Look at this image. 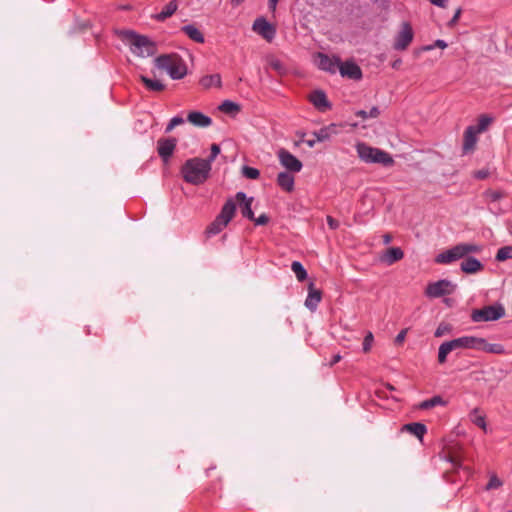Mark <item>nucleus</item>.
Instances as JSON below:
<instances>
[{
	"label": "nucleus",
	"mask_w": 512,
	"mask_h": 512,
	"mask_svg": "<svg viewBox=\"0 0 512 512\" xmlns=\"http://www.w3.org/2000/svg\"><path fill=\"white\" fill-rule=\"evenodd\" d=\"M277 185L286 192H292L295 186L294 176L289 172H280L276 179Z\"/></svg>",
	"instance_id": "5701e85b"
},
{
	"label": "nucleus",
	"mask_w": 512,
	"mask_h": 512,
	"mask_svg": "<svg viewBox=\"0 0 512 512\" xmlns=\"http://www.w3.org/2000/svg\"><path fill=\"white\" fill-rule=\"evenodd\" d=\"M338 71L340 72L342 77H346L351 80L362 79L361 68L352 60H347L345 62H342L340 60Z\"/></svg>",
	"instance_id": "dca6fc26"
},
{
	"label": "nucleus",
	"mask_w": 512,
	"mask_h": 512,
	"mask_svg": "<svg viewBox=\"0 0 512 512\" xmlns=\"http://www.w3.org/2000/svg\"><path fill=\"white\" fill-rule=\"evenodd\" d=\"M291 270L294 272L297 280L303 282L307 278V271L299 261H293L291 264Z\"/></svg>",
	"instance_id": "f704fd0d"
},
{
	"label": "nucleus",
	"mask_w": 512,
	"mask_h": 512,
	"mask_svg": "<svg viewBox=\"0 0 512 512\" xmlns=\"http://www.w3.org/2000/svg\"><path fill=\"white\" fill-rule=\"evenodd\" d=\"M479 247L473 244H458L444 252L439 253L435 262L438 264H450L456 260L466 257L469 253L478 252Z\"/></svg>",
	"instance_id": "39448f33"
},
{
	"label": "nucleus",
	"mask_w": 512,
	"mask_h": 512,
	"mask_svg": "<svg viewBox=\"0 0 512 512\" xmlns=\"http://www.w3.org/2000/svg\"><path fill=\"white\" fill-rule=\"evenodd\" d=\"M187 121L196 127L206 128L212 124V119L200 111H192L188 113Z\"/></svg>",
	"instance_id": "4be33fe9"
},
{
	"label": "nucleus",
	"mask_w": 512,
	"mask_h": 512,
	"mask_svg": "<svg viewBox=\"0 0 512 512\" xmlns=\"http://www.w3.org/2000/svg\"><path fill=\"white\" fill-rule=\"evenodd\" d=\"M493 122V117L482 114L478 118V124L474 125V130H476L478 133H482L486 131L489 127V125Z\"/></svg>",
	"instance_id": "72a5a7b5"
},
{
	"label": "nucleus",
	"mask_w": 512,
	"mask_h": 512,
	"mask_svg": "<svg viewBox=\"0 0 512 512\" xmlns=\"http://www.w3.org/2000/svg\"><path fill=\"white\" fill-rule=\"evenodd\" d=\"M342 359V356L340 354H335L333 355V357L331 358L330 362H329V365L330 366H333L335 365L336 363H338L340 360Z\"/></svg>",
	"instance_id": "5fc2aeb1"
},
{
	"label": "nucleus",
	"mask_w": 512,
	"mask_h": 512,
	"mask_svg": "<svg viewBox=\"0 0 512 512\" xmlns=\"http://www.w3.org/2000/svg\"><path fill=\"white\" fill-rule=\"evenodd\" d=\"M443 335V332L441 330V327H438L435 331V336L436 337H441Z\"/></svg>",
	"instance_id": "69168bd1"
},
{
	"label": "nucleus",
	"mask_w": 512,
	"mask_h": 512,
	"mask_svg": "<svg viewBox=\"0 0 512 512\" xmlns=\"http://www.w3.org/2000/svg\"><path fill=\"white\" fill-rule=\"evenodd\" d=\"M226 226L227 224L216 216L214 221L210 223L206 228L205 233L208 237L215 236L219 234Z\"/></svg>",
	"instance_id": "2f4dec72"
},
{
	"label": "nucleus",
	"mask_w": 512,
	"mask_h": 512,
	"mask_svg": "<svg viewBox=\"0 0 512 512\" xmlns=\"http://www.w3.org/2000/svg\"><path fill=\"white\" fill-rule=\"evenodd\" d=\"M471 345L470 349H476L479 351H484L487 353L493 354H503L505 352V348L502 344L498 343H488L484 338H478L470 336Z\"/></svg>",
	"instance_id": "2eb2a0df"
},
{
	"label": "nucleus",
	"mask_w": 512,
	"mask_h": 512,
	"mask_svg": "<svg viewBox=\"0 0 512 512\" xmlns=\"http://www.w3.org/2000/svg\"><path fill=\"white\" fill-rule=\"evenodd\" d=\"M309 100L320 111H325L331 108V103L328 101L325 92L322 90H314L310 94Z\"/></svg>",
	"instance_id": "aec40b11"
},
{
	"label": "nucleus",
	"mask_w": 512,
	"mask_h": 512,
	"mask_svg": "<svg viewBox=\"0 0 512 512\" xmlns=\"http://www.w3.org/2000/svg\"><path fill=\"white\" fill-rule=\"evenodd\" d=\"M327 224L330 229L336 230L339 227V222L334 219L332 216H327Z\"/></svg>",
	"instance_id": "8fccbe9b"
},
{
	"label": "nucleus",
	"mask_w": 512,
	"mask_h": 512,
	"mask_svg": "<svg viewBox=\"0 0 512 512\" xmlns=\"http://www.w3.org/2000/svg\"><path fill=\"white\" fill-rule=\"evenodd\" d=\"M178 8V2L177 0H171L169 3H167L161 10V12L157 13L154 16V19L158 22H163L170 16H172Z\"/></svg>",
	"instance_id": "393cba45"
},
{
	"label": "nucleus",
	"mask_w": 512,
	"mask_h": 512,
	"mask_svg": "<svg viewBox=\"0 0 512 512\" xmlns=\"http://www.w3.org/2000/svg\"><path fill=\"white\" fill-rule=\"evenodd\" d=\"M380 114V110L377 106H373L368 112L365 110H358L355 112L357 117H361L362 119L368 118H377Z\"/></svg>",
	"instance_id": "58836bf2"
},
{
	"label": "nucleus",
	"mask_w": 512,
	"mask_h": 512,
	"mask_svg": "<svg viewBox=\"0 0 512 512\" xmlns=\"http://www.w3.org/2000/svg\"><path fill=\"white\" fill-rule=\"evenodd\" d=\"M401 64H402V60H401L400 58H398V59L394 60V61L391 63V67H392L393 69H396V70H397V69H399V67L401 66Z\"/></svg>",
	"instance_id": "052dcab7"
},
{
	"label": "nucleus",
	"mask_w": 512,
	"mask_h": 512,
	"mask_svg": "<svg viewBox=\"0 0 512 512\" xmlns=\"http://www.w3.org/2000/svg\"><path fill=\"white\" fill-rule=\"evenodd\" d=\"M447 46H448V44L444 40L437 39L433 44L423 46L421 48V50L422 51H431V50L435 49L436 47L440 48V49H445Z\"/></svg>",
	"instance_id": "37998d69"
},
{
	"label": "nucleus",
	"mask_w": 512,
	"mask_h": 512,
	"mask_svg": "<svg viewBox=\"0 0 512 512\" xmlns=\"http://www.w3.org/2000/svg\"><path fill=\"white\" fill-rule=\"evenodd\" d=\"M414 38V32L409 22H403L400 30L395 35L393 49L396 51H404L408 48Z\"/></svg>",
	"instance_id": "9d476101"
},
{
	"label": "nucleus",
	"mask_w": 512,
	"mask_h": 512,
	"mask_svg": "<svg viewBox=\"0 0 512 512\" xmlns=\"http://www.w3.org/2000/svg\"><path fill=\"white\" fill-rule=\"evenodd\" d=\"M373 341H374V336H373L372 332H370V331L367 332V334L364 337L363 344H362L363 352L367 353L370 351Z\"/></svg>",
	"instance_id": "c03bdc74"
},
{
	"label": "nucleus",
	"mask_w": 512,
	"mask_h": 512,
	"mask_svg": "<svg viewBox=\"0 0 512 512\" xmlns=\"http://www.w3.org/2000/svg\"><path fill=\"white\" fill-rule=\"evenodd\" d=\"M236 208L237 204L234 199L229 198L222 206L221 211L217 217L228 225L235 215Z\"/></svg>",
	"instance_id": "412c9836"
},
{
	"label": "nucleus",
	"mask_w": 512,
	"mask_h": 512,
	"mask_svg": "<svg viewBox=\"0 0 512 512\" xmlns=\"http://www.w3.org/2000/svg\"><path fill=\"white\" fill-rule=\"evenodd\" d=\"M505 315V309L501 304L488 305L481 309H474L471 313L473 322L497 321Z\"/></svg>",
	"instance_id": "423d86ee"
},
{
	"label": "nucleus",
	"mask_w": 512,
	"mask_h": 512,
	"mask_svg": "<svg viewBox=\"0 0 512 512\" xmlns=\"http://www.w3.org/2000/svg\"><path fill=\"white\" fill-rule=\"evenodd\" d=\"M456 289V285L447 279H441L431 282L425 289V295L429 298H439L452 294Z\"/></svg>",
	"instance_id": "1a4fd4ad"
},
{
	"label": "nucleus",
	"mask_w": 512,
	"mask_h": 512,
	"mask_svg": "<svg viewBox=\"0 0 512 512\" xmlns=\"http://www.w3.org/2000/svg\"><path fill=\"white\" fill-rule=\"evenodd\" d=\"M235 200L239 204V208H240L242 216L249 220L254 219V212L252 210V203H253L254 198L247 197L246 193L239 191L235 195Z\"/></svg>",
	"instance_id": "a211bd4d"
},
{
	"label": "nucleus",
	"mask_w": 512,
	"mask_h": 512,
	"mask_svg": "<svg viewBox=\"0 0 512 512\" xmlns=\"http://www.w3.org/2000/svg\"><path fill=\"white\" fill-rule=\"evenodd\" d=\"M200 84L206 89L211 87H221V76L218 73L205 75L200 79Z\"/></svg>",
	"instance_id": "7c9ffc66"
},
{
	"label": "nucleus",
	"mask_w": 512,
	"mask_h": 512,
	"mask_svg": "<svg viewBox=\"0 0 512 512\" xmlns=\"http://www.w3.org/2000/svg\"><path fill=\"white\" fill-rule=\"evenodd\" d=\"M483 264L475 257H466L461 263V270L467 274H473L480 271Z\"/></svg>",
	"instance_id": "b1692460"
},
{
	"label": "nucleus",
	"mask_w": 512,
	"mask_h": 512,
	"mask_svg": "<svg viewBox=\"0 0 512 512\" xmlns=\"http://www.w3.org/2000/svg\"><path fill=\"white\" fill-rule=\"evenodd\" d=\"M336 133V124H330L313 132V136L318 142H324L330 139L332 134Z\"/></svg>",
	"instance_id": "c756f323"
},
{
	"label": "nucleus",
	"mask_w": 512,
	"mask_h": 512,
	"mask_svg": "<svg viewBox=\"0 0 512 512\" xmlns=\"http://www.w3.org/2000/svg\"><path fill=\"white\" fill-rule=\"evenodd\" d=\"M470 336L459 337L450 341L443 342L438 350V362L443 364L447 360V355L456 349H470Z\"/></svg>",
	"instance_id": "6e6552de"
},
{
	"label": "nucleus",
	"mask_w": 512,
	"mask_h": 512,
	"mask_svg": "<svg viewBox=\"0 0 512 512\" xmlns=\"http://www.w3.org/2000/svg\"><path fill=\"white\" fill-rule=\"evenodd\" d=\"M505 196H506V194L502 190H491L490 189L485 192V197L491 202L499 201L500 199L504 198Z\"/></svg>",
	"instance_id": "a19ab883"
},
{
	"label": "nucleus",
	"mask_w": 512,
	"mask_h": 512,
	"mask_svg": "<svg viewBox=\"0 0 512 512\" xmlns=\"http://www.w3.org/2000/svg\"><path fill=\"white\" fill-rule=\"evenodd\" d=\"M322 300V291L315 288L314 283L310 282L308 285V295L305 299V307L311 311L315 312L318 308L319 303Z\"/></svg>",
	"instance_id": "6ab92c4d"
},
{
	"label": "nucleus",
	"mask_w": 512,
	"mask_h": 512,
	"mask_svg": "<svg viewBox=\"0 0 512 512\" xmlns=\"http://www.w3.org/2000/svg\"><path fill=\"white\" fill-rule=\"evenodd\" d=\"M470 336L459 337L450 341L443 342L438 350V362L443 364L447 360V355L456 349H470Z\"/></svg>",
	"instance_id": "0eeeda50"
},
{
	"label": "nucleus",
	"mask_w": 512,
	"mask_h": 512,
	"mask_svg": "<svg viewBox=\"0 0 512 512\" xmlns=\"http://www.w3.org/2000/svg\"><path fill=\"white\" fill-rule=\"evenodd\" d=\"M177 146V139L173 137L160 138L157 141V153L164 164H168Z\"/></svg>",
	"instance_id": "9b49d317"
},
{
	"label": "nucleus",
	"mask_w": 512,
	"mask_h": 512,
	"mask_svg": "<svg viewBox=\"0 0 512 512\" xmlns=\"http://www.w3.org/2000/svg\"><path fill=\"white\" fill-rule=\"evenodd\" d=\"M271 66H272L274 69H276V70H280V69H281V67H282V64H281V62H280V61L275 60V61H272V62H271Z\"/></svg>",
	"instance_id": "680f3d73"
},
{
	"label": "nucleus",
	"mask_w": 512,
	"mask_h": 512,
	"mask_svg": "<svg viewBox=\"0 0 512 512\" xmlns=\"http://www.w3.org/2000/svg\"><path fill=\"white\" fill-rule=\"evenodd\" d=\"M512 512V511H511Z\"/></svg>",
	"instance_id": "774afa93"
},
{
	"label": "nucleus",
	"mask_w": 512,
	"mask_h": 512,
	"mask_svg": "<svg viewBox=\"0 0 512 512\" xmlns=\"http://www.w3.org/2000/svg\"><path fill=\"white\" fill-rule=\"evenodd\" d=\"M478 132L474 130V125L468 126L463 134L462 154L467 155L474 152L478 142Z\"/></svg>",
	"instance_id": "f3484780"
},
{
	"label": "nucleus",
	"mask_w": 512,
	"mask_h": 512,
	"mask_svg": "<svg viewBox=\"0 0 512 512\" xmlns=\"http://www.w3.org/2000/svg\"><path fill=\"white\" fill-rule=\"evenodd\" d=\"M219 153H220L219 145L218 144H212L210 156L207 159H205V160L209 161V164L211 165V163L215 160V158L218 156Z\"/></svg>",
	"instance_id": "49530a36"
},
{
	"label": "nucleus",
	"mask_w": 512,
	"mask_h": 512,
	"mask_svg": "<svg viewBox=\"0 0 512 512\" xmlns=\"http://www.w3.org/2000/svg\"><path fill=\"white\" fill-rule=\"evenodd\" d=\"M251 221H253L257 226L266 225L269 222V217L266 214H261L258 217L254 216V219Z\"/></svg>",
	"instance_id": "de8ad7c7"
},
{
	"label": "nucleus",
	"mask_w": 512,
	"mask_h": 512,
	"mask_svg": "<svg viewBox=\"0 0 512 512\" xmlns=\"http://www.w3.org/2000/svg\"><path fill=\"white\" fill-rule=\"evenodd\" d=\"M124 39L130 42L131 52L139 57H149L155 52V45L146 36L139 35L132 30H125L121 32Z\"/></svg>",
	"instance_id": "20e7f679"
},
{
	"label": "nucleus",
	"mask_w": 512,
	"mask_h": 512,
	"mask_svg": "<svg viewBox=\"0 0 512 512\" xmlns=\"http://www.w3.org/2000/svg\"><path fill=\"white\" fill-rule=\"evenodd\" d=\"M402 430L407 431V432L413 434L414 436H416L419 440H422L424 435L427 432V427L423 423L412 422V423L405 424L402 427Z\"/></svg>",
	"instance_id": "a878e982"
},
{
	"label": "nucleus",
	"mask_w": 512,
	"mask_h": 512,
	"mask_svg": "<svg viewBox=\"0 0 512 512\" xmlns=\"http://www.w3.org/2000/svg\"><path fill=\"white\" fill-rule=\"evenodd\" d=\"M242 174L247 179L255 180L259 178L260 171L257 168L245 165L242 167Z\"/></svg>",
	"instance_id": "ea45409f"
},
{
	"label": "nucleus",
	"mask_w": 512,
	"mask_h": 512,
	"mask_svg": "<svg viewBox=\"0 0 512 512\" xmlns=\"http://www.w3.org/2000/svg\"><path fill=\"white\" fill-rule=\"evenodd\" d=\"M470 421L475 424L477 427L482 429L485 433L488 432V426L486 423V417L483 414H480L479 408H474L471 410L469 414Z\"/></svg>",
	"instance_id": "c85d7f7f"
},
{
	"label": "nucleus",
	"mask_w": 512,
	"mask_h": 512,
	"mask_svg": "<svg viewBox=\"0 0 512 512\" xmlns=\"http://www.w3.org/2000/svg\"><path fill=\"white\" fill-rule=\"evenodd\" d=\"M438 405H442V406L445 405V401L443 400V398L441 396L437 395V396H433L430 399L424 400L423 402L420 403L419 407L423 410H427V409L433 408Z\"/></svg>",
	"instance_id": "e433bc0d"
},
{
	"label": "nucleus",
	"mask_w": 512,
	"mask_h": 512,
	"mask_svg": "<svg viewBox=\"0 0 512 512\" xmlns=\"http://www.w3.org/2000/svg\"><path fill=\"white\" fill-rule=\"evenodd\" d=\"M431 4L444 8L446 6L447 0H429Z\"/></svg>",
	"instance_id": "864d4df0"
},
{
	"label": "nucleus",
	"mask_w": 512,
	"mask_h": 512,
	"mask_svg": "<svg viewBox=\"0 0 512 512\" xmlns=\"http://www.w3.org/2000/svg\"><path fill=\"white\" fill-rule=\"evenodd\" d=\"M219 110L222 111L223 113L233 114V113H237L240 111V105L231 100H224L220 104Z\"/></svg>",
	"instance_id": "c9c22d12"
},
{
	"label": "nucleus",
	"mask_w": 512,
	"mask_h": 512,
	"mask_svg": "<svg viewBox=\"0 0 512 512\" xmlns=\"http://www.w3.org/2000/svg\"><path fill=\"white\" fill-rule=\"evenodd\" d=\"M181 31L196 43L202 44L205 41L203 33L193 24L184 25Z\"/></svg>",
	"instance_id": "cd10ccee"
},
{
	"label": "nucleus",
	"mask_w": 512,
	"mask_h": 512,
	"mask_svg": "<svg viewBox=\"0 0 512 512\" xmlns=\"http://www.w3.org/2000/svg\"><path fill=\"white\" fill-rule=\"evenodd\" d=\"M461 12H462V9L461 8H458L456 11H455V14L453 15V17L450 19V21L448 22V26L449 27H453L456 25V23L458 22L459 18H460V15H461Z\"/></svg>",
	"instance_id": "09e8293b"
},
{
	"label": "nucleus",
	"mask_w": 512,
	"mask_h": 512,
	"mask_svg": "<svg viewBox=\"0 0 512 512\" xmlns=\"http://www.w3.org/2000/svg\"><path fill=\"white\" fill-rule=\"evenodd\" d=\"M277 156L280 164L283 167H285L289 172L297 173L301 171L303 167L302 162L288 150L281 148L277 152Z\"/></svg>",
	"instance_id": "ddd939ff"
},
{
	"label": "nucleus",
	"mask_w": 512,
	"mask_h": 512,
	"mask_svg": "<svg viewBox=\"0 0 512 512\" xmlns=\"http://www.w3.org/2000/svg\"><path fill=\"white\" fill-rule=\"evenodd\" d=\"M403 257L404 252L400 247H391L385 252L382 257V261L387 265H392L393 263L400 261Z\"/></svg>",
	"instance_id": "bb28decb"
},
{
	"label": "nucleus",
	"mask_w": 512,
	"mask_h": 512,
	"mask_svg": "<svg viewBox=\"0 0 512 512\" xmlns=\"http://www.w3.org/2000/svg\"><path fill=\"white\" fill-rule=\"evenodd\" d=\"M495 259L499 262L512 259V246H504L498 249Z\"/></svg>",
	"instance_id": "4c0bfd02"
},
{
	"label": "nucleus",
	"mask_w": 512,
	"mask_h": 512,
	"mask_svg": "<svg viewBox=\"0 0 512 512\" xmlns=\"http://www.w3.org/2000/svg\"><path fill=\"white\" fill-rule=\"evenodd\" d=\"M488 176H489V171L484 170V169L478 170L474 173V177L479 180L486 179Z\"/></svg>",
	"instance_id": "3c124183"
},
{
	"label": "nucleus",
	"mask_w": 512,
	"mask_h": 512,
	"mask_svg": "<svg viewBox=\"0 0 512 512\" xmlns=\"http://www.w3.org/2000/svg\"><path fill=\"white\" fill-rule=\"evenodd\" d=\"M355 148L358 157L365 163H378L385 167L394 164L392 156L379 148L371 147L364 142H358Z\"/></svg>",
	"instance_id": "7ed1b4c3"
},
{
	"label": "nucleus",
	"mask_w": 512,
	"mask_h": 512,
	"mask_svg": "<svg viewBox=\"0 0 512 512\" xmlns=\"http://www.w3.org/2000/svg\"><path fill=\"white\" fill-rule=\"evenodd\" d=\"M140 80L145 85V87L150 91L159 92L164 90L165 88L164 84L159 80L151 79L144 75H140Z\"/></svg>",
	"instance_id": "473e14b6"
},
{
	"label": "nucleus",
	"mask_w": 512,
	"mask_h": 512,
	"mask_svg": "<svg viewBox=\"0 0 512 512\" xmlns=\"http://www.w3.org/2000/svg\"><path fill=\"white\" fill-rule=\"evenodd\" d=\"M316 143H318V141H316V138H315V137H314V139H309V140H307V141H306V144H307L310 148L314 147Z\"/></svg>",
	"instance_id": "e2e57ef3"
},
{
	"label": "nucleus",
	"mask_w": 512,
	"mask_h": 512,
	"mask_svg": "<svg viewBox=\"0 0 512 512\" xmlns=\"http://www.w3.org/2000/svg\"><path fill=\"white\" fill-rule=\"evenodd\" d=\"M155 65L165 70L173 80H180L187 74L185 61L177 54H163L155 58Z\"/></svg>",
	"instance_id": "f03ea898"
},
{
	"label": "nucleus",
	"mask_w": 512,
	"mask_h": 512,
	"mask_svg": "<svg viewBox=\"0 0 512 512\" xmlns=\"http://www.w3.org/2000/svg\"><path fill=\"white\" fill-rule=\"evenodd\" d=\"M277 3H278V0H269L268 1V7L271 11H275L276 10V6H277Z\"/></svg>",
	"instance_id": "bf43d9fd"
},
{
	"label": "nucleus",
	"mask_w": 512,
	"mask_h": 512,
	"mask_svg": "<svg viewBox=\"0 0 512 512\" xmlns=\"http://www.w3.org/2000/svg\"><path fill=\"white\" fill-rule=\"evenodd\" d=\"M176 127L175 123L170 119L169 123L165 127V133H170Z\"/></svg>",
	"instance_id": "13d9d810"
},
{
	"label": "nucleus",
	"mask_w": 512,
	"mask_h": 512,
	"mask_svg": "<svg viewBox=\"0 0 512 512\" xmlns=\"http://www.w3.org/2000/svg\"><path fill=\"white\" fill-rule=\"evenodd\" d=\"M444 459L451 464L452 469L455 471L463 468L461 461L454 456H444Z\"/></svg>",
	"instance_id": "a18cd8bd"
},
{
	"label": "nucleus",
	"mask_w": 512,
	"mask_h": 512,
	"mask_svg": "<svg viewBox=\"0 0 512 512\" xmlns=\"http://www.w3.org/2000/svg\"><path fill=\"white\" fill-rule=\"evenodd\" d=\"M210 170L211 165L209 161L201 158H192L183 165L182 175L187 183L199 185L206 181Z\"/></svg>",
	"instance_id": "f257e3e1"
},
{
	"label": "nucleus",
	"mask_w": 512,
	"mask_h": 512,
	"mask_svg": "<svg viewBox=\"0 0 512 512\" xmlns=\"http://www.w3.org/2000/svg\"><path fill=\"white\" fill-rule=\"evenodd\" d=\"M252 30L268 42H271L276 35V28L264 17L255 19Z\"/></svg>",
	"instance_id": "f8f14e48"
},
{
	"label": "nucleus",
	"mask_w": 512,
	"mask_h": 512,
	"mask_svg": "<svg viewBox=\"0 0 512 512\" xmlns=\"http://www.w3.org/2000/svg\"><path fill=\"white\" fill-rule=\"evenodd\" d=\"M171 119H172V121L175 123V125H176V126L183 124V123H184V121H185V120H184V118H183V117H181V116H179V115L174 116V117H172Z\"/></svg>",
	"instance_id": "6e6d98bb"
},
{
	"label": "nucleus",
	"mask_w": 512,
	"mask_h": 512,
	"mask_svg": "<svg viewBox=\"0 0 512 512\" xmlns=\"http://www.w3.org/2000/svg\"><path fill=\"white\" fill-rule=\"evenodd\" d=\"M502 485L503 482L497 477V475L491 474L485 489L489 491L492 489L500 488Z\"/></svg>",
	"instance_id": "79ce46f5"
},
{
	"label": "nucleus",
	"mask_w": 512,
	"mask_h": 512,
	"mask_svg": "<svg viewBox=\"0 0 512 512\" xmlns=\"http://www.w3.org/2000/svg\"><path fill=\"white\" fill-rule=\"evenodd\" d=\"M340 60L338 56H329L321 52L317 53L315 59L316 65L320 70L331 74H335L338 71Z\"/></svg>",
	"instance_id": "4468645a"
},
{
	"label": "nucleus",
	"mask_w": 512,
	"mask_h": 512,
	"mask_svg": "<svg viewBox=\"0 0 512 512\" xmlns=\"http://www.w3.org/2000/svg\"><path fill=\"white\" fill-rule=\"evenodd\" d=\"M176 127L175 123L170 119L169 123L165 127V133H170Z\"/></svg>",
	"instance_id": "4d7b16f0"
},
{
	"label": "nucleus",
	"mask_w": 512,
	"mask_h": 512,
	"mask_svg": "<svg viewBox=\"0 0 512 512\" xmlns=\"http://www.w3.org/2000/svg\"><path fill=\"white\" fill-rule=\"evenodd\" d=\"M406 334H407V329H403V330H401V331L397 334V336H396V338H395V343H396V344H401V343H403V341L405 340Z\"/></svg>",
	"instance_id": "603ef678"
},
{
	"label": "nucleus",
	"mask_w": 512,
	"mask_h": 512,
	"mask_svg": "<svg viewBox=\"0 0 512 512\" xmlns=\"http://www.w3.org/2000/svg\"><path fill=\"white\" fill-rule=\"evenodd\" d=\"M391 239L392 238H391V236L389 234H385L383 236V241H384L385 244H389L391 242Z\"/></svg>",
	"instance_id": "0e129e2a"
},
{
	"label": "nucleus",
	"mask_w": 512,
	"mask_h": 512,
	"mask_svg": "<svg viewBox=\"0 0 512 512\" xmlns=\"http://www.w3.org/2000/svg\"><path fill=\"white\" fill-rule=\"evenodd\" d=\"M244 0H231V2L235 5H239L240 3H242Z\"/></svg>",
	"instance_id": "338daca9"
}]
</instances>
